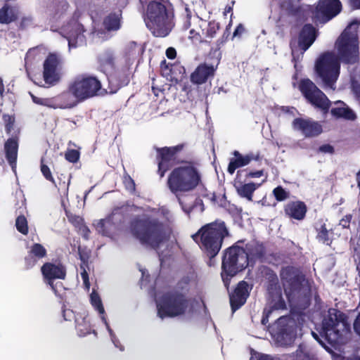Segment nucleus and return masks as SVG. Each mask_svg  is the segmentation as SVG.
Listing matches in <instances>:
<instances>
[{
  "instance_id": "nucleus-57",
  "label": "nucleus",
  "mask_w": 360,
  "mask_h": 360,
  "mask_svg": "<svg viewBox=\"0 0 360 360\" xmlns=\"http://www.w3.org/2000/svg\"><path fill=\"white\" fill-rule=\"evenodd\" d=\"M81 277L82 278L84 288L87 290H89L90 288V282H89V274L84 268H83V271L81 272Z\"/></svg>"
},
{
  "instance_id": "nucleus-33",
  "label": "nucleus",
  "mask_w": 360,
  "mask_h": 360,
  "mask_svg": "<svg viewBox=\"0 0 360 360\" xmlns=\"http://www.w3.org/2000/svg\"><path fill=\"white\" fill-rule=\"evenodd\" d=\"M331 114L336 118H343L347 120H354L356 118L354 112L348 107L333 108Z\"/></svg>"
},
{
  "instance_id": "nucleus-36",
  "label": "nucleus",
  "mask_w": 360,
  "mask_h": 360,
  "mask_svg": "<svg viewBox=\"0 0 360 360\" xmlns=\"http://www.w3.org/2000/svg\"><path fill=\"white\" fill-rule=\"evenodd\" d=\"M90 302L94 308L99 313L101 316L102 320L107 323L106 319L105 318V309L101 301V299L98 292H96L94 290L90 295Z\"/></svg>"
},
{
  "instance_id": "nucleus-55",
  "label": "nucleus",
  "mask_w": 360,
  "mask_h": 360,
  "mask_svg": "<svg viewBox=\"0 0 360 360\" xmlns=\"http://www.w3.org/2000/svg\"><path fill=\"white\" fill-rule=\"evenodd\" d=\"M352 218V215L349 214H346L340 221L339 224L343 228V229H349L350 226L351 220Z\"/></svg>"
},
{
  "instance_id": "nucleus-19",
  "label": "nucleus",
  "mask_w": 360,
  "mask_h": 360,
  "mask_svg": "<svg viewBox=\"0 0 360 360\" xmlns=\"http://www.w3.org/2000/svg\"><path fill=\"white\" fill-rule=\"evenodd\" d=\"M217 67L218 64H209L206 62L200 63L191 74V82L197 85L206 83L208 80L214 78Z\"/></svg>"
},
{
  "instance_id": "nucleus-2",
  "label": "nucleus",
  "mask_w": 360,
  "mask_h": 360,
  "mask_svg": "<svg viewBox=\"0 0 360 360\" xmlns=\"http://www.w3.org/2000/svg\"><path fill=\"white\" fill-rule=\"evenodd\" d=\"M198 166L197 161L183 160L181 165L171 170L167 179V188L175 195L184 211L188 214L192 211V208H184L181 197L195 191L202 184V176Z\"/></svg>"
},
{
  "instance_id": "nucleus-4",
  "label": "nucleus",
  "mask_w": 360,
  "mask_h": 360,
  "mask_svg": "<svg viewBox=\"0 0 360 360\" xmlns=\"http://www.w3.org/2000/svg\"><path fill=\"white\" fill-rule=\"evenodd\" d=\"M231 236L225 221L216 219L201 226L191 237L202 252L213 259L219 254L224 240Z\"/></svg>"
},
{
  "instance_id": "nucleus-34",
  "label": "nucleus",
  "mask_w": 360,
  "mask_h": 360,
  "mask_svg": "<svg viewBox=\"0 0 360 360\" xmlns=\"http://www.w3.org/2000/svg\"><path fill=\"white\" fill-rule=\"evenodd\" d=\"M117 229L115 225L111 222L109 217L101 219L97 225L96 230L103 236H110Z\"/></svg>"
},
{
  "instance_id": "nucleus-54",
  "label": "nucleus",
  "mask_w": 360,
  "mask_h": 360,
  "mask_svg": "<svg viewBox=\"0 0 360 360\" xmlns=\"http://www.w3.org/2000/svg\"><path fill=\"white\" fill-rule=\"evenodd\" d=\"M264 275L265 278L267 280V282H274L275 281H277V279H278L276 274L269 267H266L264 269Z\"/></svg>"
},
{
  "instance_id": "nucleus-17",
  "label": "nucleus",
  "mask_w": 360,
  "mask_h": 360,
  "mask_svg": "<svg viewBox=\"0 0 360 360\" xmlns=\"http://www.w3.org/2000/svg\"><path fill=\"white\" fill-rule=\"evenodd\" d=\"M342 9L339 0H319L314 11V18L328 21L337 15Z\"/></svg>"
},
{
  "instance_id": "nucleus-25",
  "label": "nucleus",
  "mask_w": 360,
  "mask_h": 360,
  "mask_svg": "<svg viewBox=\"0 0 360 360\" xmlns=\"http://www.w3.org/2000/svg\"><path fill=\"white\" fill-rule=\"evenodd\" d=\"M284 212L290 218L302 220L306 216L307 207L303 201H290L284 206Z\"/></svg>"
},
{
  "instance_id": "nucleus-59",
  "label": "nucleus",
  "mask_w": 360,
  "mask_h": 360,
  "mask_svg": "<svg viewBox=\"0 0 360 360\" xmlns=\"http://www.w3.org/2000/svg\"><path fill=\"white\" fill-rule=\"evenodd\" d=\"M273 312L272 309H270L269 308H265L263 311L262 318L261 320V323L262 325L266 326L269 323V317L271 315V314Z\"/></svg>"
},
{
  "instance_id": "nucleus-8",
  "label": "nucleus",
  "mask_w": 360,
  "mask_h": 360,
  "mask_svg": "<svg viewBox=\"0 0 360 360\" xmlns=\"http://www.w3.org/2000/svg\"><path fill=\"white\" fill-rule=\"evenodd\" d=\"M69 91L77 102H84L107 92L103 89L101 80L89 74H81L74 77L69 83Z\"/></svg>"
},
{
  "instance_id": "nucleus-11",
  "label": "nucleus",
  "mask_w": 360,
  "mask_h": 360,
  "mask_svg": "<svg viewBox=\"0 0 360 360\" xmlns=\"http://www.w3.org/2000/svg\"><path fill=\"white\" fill-rule=\"evenodd\" d=\"M186 143H179L174 146H165L156 148V162L158 174L162 178L165 173L176 165H181L184 160L178 158V154L186 147Z\"/></svg>"
},
{
  "instance_id": "nucleus-30",
  "label": "nucleus",
  "mask_w": 360,
  "mask_h": 360,
  "mask_svg": "<svg viewBox=\"0 0 360 360\" xmlns=\"http://www.w3.org/2000/svg\"><path fill=\"white\" fill-rule=\"evenodd\" d=\"M305 280L304 274L282 281L285 292L287 296L295 295L301 291L303 287V282Z\"/></svg>"
},
{
  "instance_id": "nucleus-47",
  "label": "nucleus",
  "mask_w": 360,
  "mask_h": 360,
  "mask_svg": "<svg viewBox=\"0 0 360 360\" xmlns=\"http://www.w3.org/2000/svg\"><path fill=\"white\" fill-rule=\"evenodd\" d=\"M275 199L278 201H284L290 197V193L286 191L281 186H278L273 190Z\"/></svg>"
},
{
  "instance_id": "nucleus-26",
  "label": "nucleus",
  "mask_w": 360,
  "mask_h": 360,
  "mask_svg": "<svg viewBox=\"0 0 360 360\" xmlns=\"http://www.w3.org/2000/svg\"><path fill=\"white\" fill-rule=\"evenodd\" d=\"M262 184H256L253 182L248 183L246 181L235 178L233 186L237 193L242 198L248 199L249 201L252 200L254 192L261 186Z\"/></svg>"
},
{
  "instance_id": "nucleus-58",
  "label": "nucleus",
  "mask_w": 360,
  "mask_h": 360,
  "mask_svg": "<svg viewBox=\"0 0 360 360\" xmlns=\"http://www.w3.org/2000/svg\"><path fill=\"white\" fill-rule=\"evenodd\" d=\"M245 32V28L244 27V25L241 23H240L235 29L233 33V36H232V39L235 37H238V38H240L242 34Z\"/></svg>"
},
{
  "instance_id": "nucleus-1",
  "label": "nucleus",
  "mask_w": 360,
  "mask_h": 360,
  "mask_svg": "<svg viewBox=\"0 0 360 360\" xmlns=\"http://www.w3.org/2000/svg\"><path fill=\"white\" fill-rule=\"evenodd\" d=\"M359 21L353 20L337 41L338 56L333 52L323 53L316 61L315 70L323 84L333 89L340 75V62L354 64L359 59L357 28Z\"/></svg>"
},
{
  "instance_id": "nucleus-49",
  "label": "nucleus",
  "mask_w": 360,
  "mask_h": 360,
  "mask_svg": "<svg viewBox=\"0 0 360 360\" xmlns=\"http://www.w3.org/2000/svg\"><path fill=\"white\" fill-rule=\"evenodd\" d=\"M80 153L77 150L69 149L65 153V158L71 163H76L79 161Z\"/></svg>"
},
{
  "instance_id": "nucleus-12",
  "label": "nucleus",
  "mask_w": 360,
  "mask_h": 360,
  "mask_svg": "<svg viewBox=\"0 0 360 360\" xmlns=\"http://www.w3.org/2000/svg\"><path fill=\"white\" fill-rule=\"evenodd\" d=\"M297 323L289 316H281L277 319L276 340L282 346L291 345L297 338Z\"/></svg>"
},
{
  "instance_id": "nucleus-31",
  "label": "nucleus",
  "mask_w": 360,
  "mask_h": 360,
  "mask_svg": "<svg viewBox=\"0 0 360 360\" xmlns=\"http://www.w3.org/2000/svg\"><path fill=\"white\" fill-rule=\"evenodd\" d=\"M109 84H115L116 89L112 91L116 92L121 87L128 85L130 82V73L127 68L118 70L108 78Z\"/></svg>"
},
{
  "instance_id": "nucleus-3",
  "label": "nucleus",
  "mask_w": 360,
  "mask_h": 360,
  "mask_svg": "<svg viewBox=\"0 0 360 360\" xmlns=\"http://www.w3.org/2000/svg\"><path fill=\"white\" fill-rule=\"evenodd\" d=\"M130 234L144 246L156 250L166 240L165 224L149 214L136 215L128 226Z\"/></svg>"
},
{
  "instance_id": "nucleus-6",
  "label": "nucleus",
  "mask_w": 360,
  "mask_h": 360,
  "mask_svg": "<svg viewBox=\"0 0 360 360\" xmlns=\"http://www.w3.org/2000/svg\"><path fill=\"white\" fill-rule=\"evenodd\" d=\"M347 319V316L342 311L330 309L328 315L322 321L319 335L312 332V336L321 345H323V340L333 346L339 344L342 340V332L349 327Z\"/></svg>"
},
{
  "instance_id": "nucleus-18",
  "label": "nucleus",
  "mask_w": 360,
  "mask_h": 360,
  "mask_svg": "<svg viewBox=\"0 0 360 360\" xmlns=\"http://www.w3.org/2000/svg\"><path fill=\"white\" fill-rule=\"evenodd\" d=\"M292 126L294 130L301 132L306 138L318 136L323 131L322 126L311 119L297 117L293 120Z\"/></svg>"
},
{
  "instance_id": "nucleus-14",
  "label": "nucleus",
  "mask_w": 360,
  "mask_h": 360,
  "mask_svg": "<svg viewBox=\"0 0 360 360\" xmlns=\"http://www.w3.org/2000/svg\"><path fill=\"white\" fill-rule=\"evenodd\" d=\"M41 272L44 281L49 285L56 295H58L59 290L58 284L55 283L56 279L64 280L66 278V267L62 263L55 264L53 262H45L41 267Z\"/></svg>"
},
{
  "instance_id": "nucleus-61",
  "label": "nucleus",
  "mask_w": 360,
  "mask_h": 360,
  "mask_svg": "<svg viewBox=\"0 0 360 360\" xmlns=\"http://www.w3.org/2000/svg\"><path fill=\"white\" fill-rule=\"evenodd\" d=\"M185 11L186 13V20L184 23L183 27L185 30H188L191 27V12L188 8H186Z\"/></svg>"
},
{
  "instance_id": "nucleus-27",
  "label": "nucleus",
  "mask_w": 360,
  "mask_h": 360,
  "mask_svg": "<svg viewBox=\"0 0 360 360\" xmlns=\"http://www.w3.org/2000/svg\"><path fill=\"white\" fill-rule=\"evenodd\" d=\"M316 29L311 24H305L301 29L298 36V45L307 51L316 39Z\"/></svg>"
},
{
  "instance_id": "nucleus-43",
  "label": "nucleus",
  "mask_w": 360,
  "mask_h": 360,
  "mask_svg": "<svg viewBox=\"0 0 360 360\" xmlns=\"http://www.w3.org/2000/svg\"><path fill=\"white\" fill-rule=\"evenodd\" d=\"M108 217L116 227L122 225L124 221V214L120 207L115 208Z\"/></svg>"
},
{
  "instance_id": "nucleus-13",
  "label": "nucleus",
  "mask_w": 360,
  "mask_h": 360,
  "mask_svg": "<svg viewBox=\"0 0 360 360\" xmlns=\"http://www.w3.org/2000/svg\"><path fill=\"white\" fill-rule=\"evenodd\" d=\"M32 101L37 105L46 106L51 108H71L78 103L72 98V94L69 91V85L67 90L51 98H40L30 93Z\"/></svg>"
},
{
  "instance_id": "nucleus-63",
  "label": "nucleus",
  "mask_w": 360,
  "mask_h": 360,
  "mask_svg": "<svg viewBox=\"0 0 360 360\" xmlns=\"http://www.w3.org/2000/svg\"><path fill=\"white\" fill-rule=\"evenodd\" d=\"M295 360H308L309 355L301 349H297L295 352Z\"/></svg>"
},
{
  "instance_id": "nucleus-56",
  "label": "nucleus",
  "mask_w": 360,
  "mask_h": 360,
  "mask_svg": "<svg viewBox=\"0 0 360 360\" xmlns=\"http://www.w3.org/2000/svg\"><path fill=\"white\" fill-rule=\"evenodd\" d=\"M318 151L322 153L333 154L335 153L334 147L328 143L321 146Z\"/></svg>"
},
{
  "instance_id": "nucleus-48",
  "label": "nucleus",
  "mask_w": 360,
  "mask_h": 360,
  "mask_svg": "<svg viewBox=\"0 0 360 360\" xmlns=\"http://www.w3.org/2000/svg\"><path fill=\"white\" fill-rule=\"evenodd\" d=\"M3 120L5 124V130L8 134H10L13 129L15 124V116L8 114L3 115Z\"/></svg>"
},
{
  "instance_id": "nucleus-60",
  "label": "nucleus",
  "mask_w": 360,
  "mask_h": 360,
  "mask_svg": "<svg viewBox=\"0 0 360 360\" xmlns=\"http://www.w3.org/2000/svg\"><path fill=\"white\" fill-rule=\"evenodd\" d=\"M189 34H190V36H189L190 38L193 40L198 41L199 42H203V41H207V39L203 40L202 38V36L200 34V33L195 32V30H193V29L190 30Z\"/></svg>"
},
{
  "instance_id": "nucleus-64",
  "label": "nucleus",
  "mask_w": 360,
  "mask_h": 360,
  "mask_svg": "<svg viewBox=\"0 0 360 360\" xmlns=\"http://www.w3.org/2000/svg\"><path fill=\"white\" fill-rule=\"evenodd\" d=\"M354 330L360 336V313L354 321Z\"/></svg>"
},
{
  "instance_id": "nucleus-20",
  "label": "nucleus",
  "mask_w": 360,
  "mask_h": 360,
  "mask_svg": "<svg viewBox=\"0 0 360 360\" xmlns=\"http://www.w3.org/2000/svg\"><path fill=\"white\" fill-rule=\"evenodd\" d=\"M248 288V283L241 281L230 295V304L233 312L240 309L246 302L250 295Z\"/></svg>"
},
{
  "instance_id": "nucleus-35",
  "label": "nucleus",
  "mask_w": 360,
  "mask_h": 360,
  "mask_svg": "<svg viewBox=\"0 0 360 360\" xmlns=\"http://www.w3.org/2000/svg\"><path fill=\"white\" fill-rule=\"evenodd\" d=\"M115 57L112 51L107 50L98 56V63L103 68H115Z\"/></svg>"
},
{
  "instance_id": "nucleus-29",
  "label": "nucleus",
  "mask_w": 360,
  "mask_h": 360,
  "mask_svg": "<svg viewBox=\"0 0 360 360\" xmlns=\"http://www.w3.org/2000/svg\"><path fill=\"white\" fill-rule=\"evenodd\" d=\"M19 18L18 7L13 6L6 1L0 8V24L10 25L16 22Z\"/></svg>"
},
{
  "instance_id": "nucleus-44",
  "label": "nucleus",
  "mask_w": 360,
  "mask_h": 360,
  "mask_svg": "<svg viewBox=\"0 0 360 360\" xmlns=\"http://www.w3.org/2000/svg\"><path fill=\"white\" fill-rule=\"evenodd\" d=\"M15 227L18 232L23 235H27L29 231L27 220L26 217L21 214L15 219Z\"/></svg>"
},
{
  "instance_id": "nucleus-62",
  "label": "nucleus",
  "mask_w": 360,
  "mask_h": 360,
  "mask_svg": "<svg viewBox=\"0 0 360 360\" xmlns=\"http://www.w3.org/2000/svg\"><path fill=\"white\" fill-rule=\"evenodd\" d=\"M229 35L230 31L224 30L221 37L217 41V46L224 44L228 40Z\"/></svg>"
},
{
  "instance_id": "nucleus-10",
  "label": "nucleus",
  "mask_w": 360,
  "mask_h": 360,
  "mask_svg": "<svg viewBox=\"0 0 360 360\" xmlns=\"http://www.w3.org/2000/svg\"><path fill=\"white\" fill-rule=\"evenodd\" d=\"M298 89L307 103L321 110L324 114L329 111L330 101L310 79H301L298 82Z\"/></svg>"
},
{
  "instance_id": "nucleus-46",
  "label": "nucleus",
  "mask_w": 360,
  "mask_h": 360,
  "mask_svg": "<svg viewBox=\"0 0 360 360\" xmlns=\"http://www.w3.org/2000/svg\"><path fill=\"white\" fill-rule=\"evenodd\" d=\"M122 183L127 191H128L131 194H135L136 184L134 179L130 176L129 174L125 173L123 175Z\"/></svg>"
},
{
  "instance_id": "nucleus-28",
  "label": "nucleus",
  "mask_w": 360,
  "mask_h": 360,
  "mask_svg": "<svg viewBox=\"0 0 360 360\" xmlns=\"http://www.w3.org/2000/svg\"><path fill=\"white\" fill-rule=\"evenodd\" d=\"M62 313L65 321H70L72 317L75 318L76 328L81 334L86 335L90 333V323L86 316L80 315L79 317H77L74 315L72 310L64 308L62 309Z\"/></svg>"
},
{
  "instance_id": "nucleus-5",
  "label": "nucleus",
  "mask_w": 360,
  "mask_h": 360,
  "mask_svg": "<svg viewBox=\"0 0 360 360\" xmlns=\"http://www.w3.org/2000/svg\"><path fill=\"white\" fill-rule=\"evenodd\" d=\"M144 10V21L153 36L165 37L171 32L174 23L173 12L167 9L164 0H139Z\"/></svg>"
},
{
  "instance_id": "nucleus-50",
  "label": "nucleus",
  "mask_w": 360,
  "mask_h": 360,
  "mask_svg": "<svg viewBox=\"0 0 360 360\" xmlns=\"http://www.w3.org/2000/svg\"><path fill=\"white\" fill-rule=\"evenodd\" d=\"M266 290L271 296H274L275 294L281 292V289L278 283V279L274 282H267Z\"/></svg>"
},
{
  "instance_id": "nucleus-39",
  "label": "nucleus",
  "mask_w": 360,
  "mask_h": 360,
  "mask_svg": "<svg viewBox=\"0 0 360 360\" xmlns=\"http://www.w3.org/2000/svg\"><path fill=\"white\" fill-rule=\"evenodd\" d=\"M220 28V23L214 20H212L208 22L205 29L202 30V34L205 36L206 39L212 40L213 38L216 37Z\"/></svg>"
},
{
  "instance_id": "nucleus-45",
  "label": "nucleus",
  "mask_w": 360,
  "mask_h": 360,
  "mask_svg": "<svg viewBox=\"0 0 360 360\" xmlns=\"http://www.w3.org/2000/svg\"><path fill=\"white\" fill-rule=\"evenodd\" d=\"M317 231V236L316 238L319 240V241L323 243L329 244V231L326 228V225L325 224H321L320 228L316 229Z\"/></svg>"
},
{
  "instance_id": "nucleus-32",
  "label": "nucleus",
  "mask_w": 360,
  "mask_h": 360,
  "mask_svg": "<svg viewBox=\"0 0 360 360\" xmlns=\"http://www.w3.org/2000/svg\"><path fill=\"white\" fill-rule=\"evenodd\" d=\"M248 257L250 256L255 259L262 261L266 256V248L262 243L257 241H251L246 244L245 248Z\"/></svg>"
},
{
  "instance_id": "nucleus-53",
  "label": "nucleus",
  "mask_w": 360,
  "mask_h": 360,
  "mask_svg": "<svg viewBox=\"0 0 360 360\" xmlns=\"http://www.w3.org/2000/svg\"><path fill=\"white\" fill-rule=\"evenodd\" d=\"M37 55H39L37 49H29L25 58V64L27 65L29 63H32V60L35 59Z\"/></svg>"
},
{
  "instance_id": "nucleus-24",
  "label": "nucleus",
  "mask_w": 360,
  "mask_h": 360,
  "mask_svg": "<svg viewBox=\"0 0 360 360\" xmlns=\"http://www.w3.org/2000/svg\"><path fill=\"white\" fill-rule=\"evenodd\" d=\"M281 15L297 18L303 13V8L300 0H278Z\"/></svg>"
},
{
  "instance_id": "nucleus-9",
  "label": "nucleus",
  "mask_w": 360,
  "mask_h": 360,
  "mask_svg": "<svg viewBox=\"0 0 360 360\" xmlns=\"http://www.w3.org/2000/svg\"><path fill=\"white\" fill-rule=\"evenodd\" d=\"M191 305V299L181 292H167L157 302L158 316L164 319L186 314Z\"/></svg>"
},
{
  "instance_id": "nucleus-52",
  "label": "nucleus",
  "mask_w": 360,
  "mask_h": 360,
  "mask_svg": "<svg viewBox=\"0 0 360 360\" xmlns=\"http://www.w3.org/2000/svg\"><path fill=\"white\" fill-rule=\"evenodd\" d=\"M41 172L43 174V176H44V178L52 182L53 184H55V180L52 176V174H51V172L49 169V167L43 163V159H41Z\"/></svg>"
},
{
  "instance_id": "nucleus-41",
  "label": "nucleus",
  "mask_w": 360,
  "mask_h": 360,
  "mask_svg": "<svg viewBox=\"0 0 360 360\" xmlns=\"http://www.w3.org/2000/svg\"><path fill=\"white\" fill-rule=\"evenodd\" d=\"M190 281L191 280L188 276H184L176 283L174 289L170 292H181L184 293L186 296H188L190 291Z\"/></svg>"
},
{
  "instance_id": "nucleus-7",
  "label": "nucleus",
  "mask_w": 360,
  "mask_h": 360,
  "mask_svg": "<svg viewBox=\"0 0 360 360\" xmlns=\"http://www.w3.org/2000/svg\"><path fill=\"white\" fill-rule=\"evenodd\" d=\"M243 242V240H239L224 251L221 259V278L224 282L229 281L249 264L248 254L244 248L239 245Z\"/></svg>"
},
{
  "instance_id": "nucleus-22",
  "label": "nucleus",
  "mask_w": 360,
  "mask_h": 360,
  "mask_svg": "<svg viewBox=\"0 0 360 360\" xmlns=\"http://www.w3.org/2000/svg\"><path fill=\"white\" fill-rule=\"evenodd\" d=\"M233 155H234V158L230 159L227 168V172L230 174H233L237 169L249 165L252 160L257 161L261 159L259 153L255 155L252 153H250L243 155L239 151L234 150Z\"/></svg>"
},
{
  "instance_id": "nucleus-16",
  "label": "nucleus",
  "mask_w": 360,
  "mask_h": 360,
  "mask_svg": "<svg viewBox=\"0 0 360 360\" xmlns=\"http://www.w3.org/2000/svg\"><path fill=\"white\" fill-rule=\"evenodd\" d=\"M85 29L77 20H71L64 27L65 37L68 41L70 48H76L86 43L84 34Z\"/></svg>"
},
{
  "instance_id": "nucleus-40",
  "label": "nucleus",
  "mask_w": 360,
  "mask_h": 360,
  "mask_svg": "<svg viewBox=\"0 0 360 360\" xmlns=\"http://www.w3.org/2000/svg\"><path fill=\"white\" fill-rule=\"evenodd\" d=\"M301 274H303L300 270V269L290 265L282 267L280 271V277L281 281Z\"/></svg>"
},
{
  "instance_id": "nucleus-15",
  "label": "nucleus",
  "mask_w": 360,
  "mask_h": 360,
  "mask_svg": "<svg viewBox=\"0 0 360 360\" xmlns=\"http://www.w3.org/2000/svg\"><path fill=\"white\" fill-rule=\"evenodd\" d=\"M60 60L56 55L50 53L43 64V79L47 86L56 85L60 79Z\"/></svg>"
},
{
  "instance_id": "nucleus-23",
  "label": "nucleus",
  "mask_w": 360,
  "mask_h": 360,
  "mask_svg": "<svg viewBox=\"0 0 360 360\" xmlns=\"http://www.w3.org/2000/svg\"><path fill=\"white\" fill-rule=\"evenodd\" d=\"M18 139L17 137L8 138L4 143L5 157L13 172H15L18 152Z\"/></svg>"
},
{
  "instance_id": "nucleus-51",
  "label": "nucleus",
  "mask_w": 360,
  "mask_h": 360,
  "mask_svg": "<svg viewBox=\"0 0 360 360\" xmlns=\"http://www.w3.org/2000/svg\"><path fill=\"white\" fill-rule=\"evenodd\" d=\"M67 217L69 222L76 228L81 229L82 226H83L84 219L81 217L72 214H68Z\"/></svg>"
},
{
  "instance_id": "nucleus-37",
  "label": "nucleus",
  "mask_w": 360,
  "mask_h": 360,
  "mask_svg": "<svg viewBox=\"0 0 360 360\" xmlns=\"http://www.w3.org/2000/svg\"><path fill=\"white\" fill-rule=\"evenodd\" d=\"M264 169L252 171L248 168L239 169L236 173V178L248 181L250 179L259 178L264 175Z\"/></svg>"
},
{
  "instance_id": "nucleus-42",
  "label": "nucleus",
  "mask_w": 360,
  "mask_h": 360,
  "mask_svg": "<svg viewBox=\"0 0 360 360\" xmlns=\"http://www.w3.org/2000/svg\"><path fill=\"white\" fill-rule=\"evenodd\" d=\"M271 297H272V300L270 302V307H269L270 309H272V311H274V310L286 309V304H285L284 299L282 297L281 292L275 294L274 296H271Z\"/></svg>"
},
{
  "instance_id": "nucleus-38",
  "label": "nucleus",
  "mask_w": 360,
  "mask_h": 360,
  "mask_svg": "<svg viewBox=\"0 0 360 360\" xmlns=\"http://www.w3.org/2000/svg\"><path fill=\"white\" fill-rule=\"evenodd\" d=\"M103 25L108 31L117 30L120 27V20L115 13H110L103 20Z\"/></svg>"
},
{
  "instance_id": "nucleus-21",
  "label": "nucleus",
  "mask_w": 360,
  "mask_h": 360,
  "mask_svg": "<svg viewBox=\"0 0 360 360\" xmlns=\"http://www.w3.org/2000/svg\"><path fill=\"white\" fill-rule=\"evenodd\" d=\"M47 256V250L40 243H35L32 244L27 251V255L24 258V267L25 270H30L32 269L38 262L39 260Z\"/></svg>"
}]
</instances>
